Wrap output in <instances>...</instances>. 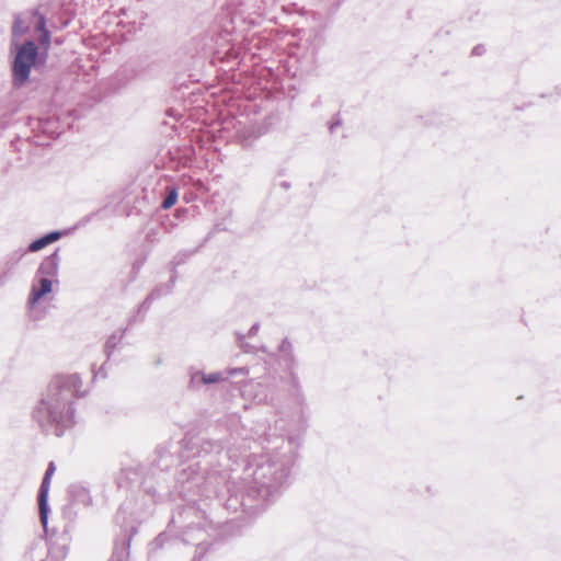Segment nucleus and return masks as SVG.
Listing matches in <instances>:
<instances>
[{
    "mask_svg": "<svg viewBox=\"0 0 561 561\" xmlns=\"http://www.w3.org/2000/svg\"><path fill=\"white\" fill-rule=\"evenodd\" d=\"M39 32L38 43L48 48L50 44V32L46 27V19L38 10H26L15 14L12 25L11 46H18L21 37L30 32L31 28Z\"/></svg>",
    "mask_w": 561,
    "mask_h": 561,
    "instance_id": "7ed1b4c3",
    "label": "nucleus"
},
{
    "mask_svg": "<svg viewBox=\"0 0 561 561\" xmlns=\"http://www.w3.org/2000/svg\"><path fill=\"white\" fill-rule=\"evenodd\" d=\"M59 261H60V257H59V254H58V250H56L54 253H51L50 255L46 256L38 270H37V273L43 276V277H53V276H56L57 273H58V266H59Z\"/></svg>",
    "mask_w": 561,
    "mask_h": 561,
    "instance_id": "0eeeda50",
    "label": "nucleus"
},
{
    "mask_svg": "<svg viewBox=\"0 0 561 561\" xmlns=\"http://www.w3.org/2000/svg\"><path fill=\"white\" fill-rule=\"evenodd\" d=\"M244 339V335L238 334V340L241 342Z\"/></svg>",
    "mask_w": 561,
    "mask_h": 561,
    "instance_id": "393cba45",
    "label": "nucleus"
},
{
    "mask_svg": "<svg viewBox=\"0 0 561 561\" xmlns=\"http://www.w3.org/2000/svg\"><path fill=\"white\" fill-rule=\"evenodd\" d=\"M222 450V446L218 442L205 440L202 444L201 453L205 455L210 453H220Z\"/></svg>",
    "mask_w": 561,
    "mask_h": 561,
    "instance_id": "ddd939ff",
    "label": "nucleus"
},
{
    "mask_svg": "<svg viewBox=\"0 0 561 561\" xmlns=\"http://www.w3.org/2000/svg\"><path fill=\"white\" fill-rule=\"evenodd\" d=\"M68 493L73 499V501L83 505H89L91 503L89 490L79 483L71 484L68 489Z\"/></svg>",
    "mask_w": 561,
    "mask_h": 561,
    "instance_id": "9b49d317",
    "label": "nucleus"
},
{
    "mask_svg": "<svg viewBox=\"0 0 561 561\" xmlns=\"http://www.w3.org/2000/svg\"><path fill=\"white\" fill-rule=\"evenodd\" d=\"M249 374V369L247 367H238V368H229L224 371H214L210 374H205L204 385H214L221 381L227 380L229 377H233L237 375L247 376Z\"/></svg>",
    "mask_w": 561,
    "mask_h": 561,
    "instance_id": "423d86ee",
    "label": "nucleus"
},
{
    "mask_svg": "<svg viewBox=\"0 0 561 561\" xmlns=\"http://www.w3.org/2000/svg\"><path fill=\"white\" fill-rule=\"evenodd\" d=\"M38 284V287L33 285L31 289L28 297L30 305H35L42 297L51 291V280L48 277L41 276Z\"/></svg>",
    "mask_w": 561,
    "mask_h": 561,
    "instance_id": "6e6552de",
    "label": "nucleus"
},
{
    "mask_svg": "<svg viewBox=\"0 0 561 561\" xmlns=\"http://www.w3.org/2000/svg\"><path fill=\"white\" fill-rule=\"evenodd\" d=\"M293 351V345L291 343L289 342L288 339H284L280 343V345L278 346V352H279V355L282 354H289V352Z\"/></svg>",
    "mask_w": 561,
    "mask_h": 561,
    "instance_id": "f3484780",
    "label": "nucleus"
},
{
    "mask_svg": "<svg viewBox=\"0 0 561 561\" xmlns=\"http://www.w3.org/2000/svg\"><path fill=\"white\" fill-rule=\"evenodd\" d=\"M204 373L201 370L193 371L190 376V387L192 389H199V387L204 385Z\"/></svg>",
    "mask_w": 561,
    "mask_h": 561,
    "instance_id": "4468645a",
    "label": "nucleus"
},
{
    "mask_svg": "<svg viewBox=\"0 0 561 561\" xmlns=\"http://www.w3.org/2000/svg\"><path fill=\"white\" fill-rule=\"evenodd\" d=\"M4 283H5V278L1 276V277H0V287H1V286H3V285H4Z\"/></svg>",
    "mask_w": 561,
    "mask_h": 561,
    "instance_id": "b1692460",
    "label": "nucleus"
},
{
    "mask_svg": "<svg viewBox=\"0 0 561 561\" xmlns=\"http://www.w3.org/2000/svg\"><path fill=\"white\" fill-rule=\"evenodd\" d=\"M279 357H280V360L283 362L285 368L287 370L291 371L295 367V357H294L293 351L289 352V354H282V355H279Z\"/></svg>",
    "mask_w": 561,
    "mask_h": 561,
    "instance_id": "dca6fc26",
    "label": "nucleus"
},
{
    "mask_svg": "<svg viewBox=\"0 0 561 561\" xmlns=\"http://www.w3.org/2000/svg\"><path fill=\"white\" fill-rule=\"evenodd\" d=\"M124 333L125 331L124 330H119V331H116L114 332L106 341L105 343V352L107 354V357L111 356L112 352L116 348V346L121 343L123 336H124Z\"/></svg>",
    "mask_w": 561,
    "mask_h": 561,
    "instance_id": "f8f14e48",
    "label": "nucleus"
},
{
    "mask_svg": "<svg viewBox=\"0 0 561 561\" xmlns=\"http://www.w3.org/2000/svg\"><path fill=\"white\" fill-rule=\"evenodd\" d=\"M205 552H206V548H204L201 543H198L196 553L192 561H199Z\"/></svg>",
    "mask_w": 561,
    "mask_h": 561,
    "instance_id": "6ab92c4d",
    "label": "nucleus"
},
{
    "mask_svg": "<svg viewBox=\"0 0 561 561\" xmlns=\"http://www.w3.org/2000/svg\"><path fill=\"white\" fill-rule=\"evenodd\" d=\"M16 54L12 64V75L15 85H22L30 77L32 67L38 56V49L33 41L14 46Z\"/></svg>",
    "mask_w": 561,
    "mask_h": 561,
    "instance_id": "20e7f679",
    "label": "nucleus"
},
{
    "mask_svg": "<svg viewBox=\"0 0 561 561\" xmlns=\"http://www.w3.org/2000/svg\"><path fill=\"white\" fill-rule=\"evenodd\" d=\"M128 549H129V542H127V546L125 545L122 547L121 551L116 548L114 557L118 559V561H123V558L125 556H128Z\"/></svg>",
    "mask_w": 561,
    "mask_h": 561,
    "instance_id": "a211bd4d",
    "label": "nucleus"
},
{
    "mask_svg": "<svg viewBox=\"0 0 561 561\" xmlns=\"http://www.w3.org/2000/svg\"><path fill=\"white\" fill-rule=\"evenodd\" d=\"M178 201V191L175 188H172L168 195L165 196V198L163 199L162 204H161V207L163 209H169L171 208Z\"/></svg>",
    "mask_w": 561,
    "mask_h": 561,
    "instance_id": "2eb2a0df",
    "label": "nucleus"
},
{
    "mask_svg": "<svg viewBox=\"0 0 561 561\" xmlns=\"http://www.w3.org/2000/svg\"><path fill=\"white\" fill-rule=\"evenodd\" d=\"M55 470H56L55 463L49 462L47 466V469L45 471V474L43 477V480H42V483H41V486L38 490V495H37L38 508H39V519L44 527L47 526V519H48L47 500H48V492H49V488H50V480H51L53 474L55 473Z\"/></svg>",
    "mask_w": 561,
    "mask_h": 561,
    "instance_id": "39448f33",
    "label": "nucleus"
},
{
    "mask_svg": "<svg viewBox=\"0 0 561 561\" xmlns=\"http://www.w3.org/2000/svg\"><path fill=\"white\" fill-rule=\"evenodd\" d=\"M295 447L290 440L276 438L271 453L254 456L243 471L241 505L245 511H261L273 502L288 484L295 462Z\"/></svg>",
    "mask_w": 561,
    "mask_h": 561,
    "instance_id": "f257e3e1",
    "label": "nucleus"
},
{
    "mask_svg": "<svg viewBox=\"0 0 561 561\" xmlns=\"http://www.w3.org/2000/svg\"><path fill=\"white\" fill-rule=\"evenodd\" d=\"M337 126H340V123H339V122L332 123V124H331V126H330V130H331V133H333V131H334V129H335Z\"/></svg>",
    "mask_w": 561,
    "mask_h": 561,
    "instance_id": "4be33fe9",
    "label": "nucleus"
},
{
    "mask_svg": "<svg viewBox=\"0 0 561 561\" xmlns=\"http://www.w3.org/2000/svg\"><path fill=\"white\" fill-rule=\"evenodd\" d=\"M485 51L482 45H478L472 49V55L481 56Z\"/></svg>",
    "mask_w": 561,
    "mask_h": 561,
    "instance_id": "aec40b11",
    "label": "nucleus"
},
{
    "mask_svg": "<svg viewBox=\"0 0 561 561\" xmlns=\"http://www.w3.org/2000/svg\"><path fill=\"white\" fill-rule=\"evenodd\" d=\"M259 329H260L259 323H254V324L250 328L248 335H249V336H253V335H255V334L259 332Z\"/></svg>",
    "mask_w": 561,
    "mask_h": 561,
    "instance_id": "412c9836",
    "label": "nucleus"
},
{
    "mask_svg": "<svg viewBox=\"0 0 561 561\" xmlns=\"http://www.w3.org/2000/svg\"><path fill=\"white\" fill-rule=\"evenodd\" d=\"M185 473V470H183V472L179 476V481H188V478L187 479H184L183 474Z\"/></svg>",
    "mask_w": 561,
    "mask_h": 561,
    "instance_id": "5701e85b",
    "label": "nucleus"
},
{
    "mask_svg": "<svg viewBox=\"0 0 561 561\" xmlns=\"http://www.w3.org/2000/svg\"><path fill=\"white\" fill-rule=\"evenodd\" d=\"M82 394L78 374L55 376L33 408L34 422L46 434L62 436L75 424L73 400Z\"/></svg>",
    "mask_w": 561,
    "mask_h": 561,
    "instance_id": "f03ea898",
    "label": "nucleus"
},
{
    "mask_svg": "<svg viewBox=\"0 0 561 561\" xmlns=\"http://www.w3.org/2000/svg\"><path fill=\"white\" fill-rule=\"evenodd\" d=\"M171 291V287L169 285L162 284L157 286L147 297L146 299L139 305L138 312H146L152 301L156 299L161 298L162 296L169 294Z\"/></svg>",
    "mask_w": 561,
    "mask_h": 561,
    "instance_id": "9d476101",
    "label": "nucleus"
},
{
    "mask_svg": "<svg viewBox=\"0 0 561 561\" xmlns=\"http://www.w3.org/2000/svg\"><path fill=\"white\" fill-rule=\"evenodd\" d=\"M61 237H62L61 231H51V232L34 240L33 242H31L28 244L27 250L30 252H37V251L44 249L45 247H47L48 244L56 242Z\"/></svg>",
    "mask_w": 561,
    "mask_h": 561,
    "instance_id": "1a4fd4ad",
    "label": "nucleus"
}]
</instances>
